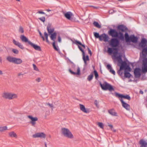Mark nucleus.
I'll return each mask as SVG.
<instances>
[{"label": "nucleus", "instance_id": "obj_1", "mask_svg": "<svg viewBox=\"0 0 147 147\" xmlns=\"http://www.w3.org/2000/svg\"><path fill=\"white\" fill-rule=\"evenodd\" d=\"M108 33L113 37H118L121 40H123L124 39V37L122 32H118L115 29H111L109 31Z\"/></svg>", "mask_w": 147, "mask_h": 147}, {"label": "nucleus", "instance_id": "obj_2", "mask_svg": "<svg viewBox=\"0 0 147 147\" xmlns=\"http://www.w3.org/2000/svg\"><path fill=\"white\" fill-rule=\"evenodd\" d=\"M2 97L5 99L11 100L18 98V94L9 92H4L2 94Z\"/></svg>", "mask_w": 147, "mask_h": 147}, {"label": "nucleus", "instance_id": "obj_3", "mask_svg": "<svg viewBox=\"0 0 147 147\" xmlns=\"http://www.w3.org/2000/svg\"><path fill=\"white\" fill-rule=\"evenodd\" d=\"M62 134L65 137L73 139L74 136L69 129L66 128H62L61 129Z\"/></svg>", "mask_w": 147, "mask_h": 147}, {"label": "nucleus", "instance_id": "obj_4", "mask_svg": "<svg viewBox=\"0 0 147 147\" xmlns=\"http://www.w3.org/2000/svg\"><path fill=\"white\" fill-rule=\"evenodd\" d=\"M125 37L126 42L131 41L133 43H136L138 41V38L135 36L134 35H132L129 36V35L127 32L125 33Z\"/></svg>", "mask_w": 147, "mask_h": 147}, {"label": "nucleus", "instance_id": "obj_5", "mask_svg": "<svg viewBox=\"0 0 147 147\" xmlns=\"http://www.w3.org/2000/svg\"><path fill=\"white\" fill-rule=\"evenodd\" d=\"M6 59L10 62L13 63L17 64H21L23 62L22 59L20 58H17L10 56H7L6 58Z\"/></svg>", "mask_w": 147, "mask_h": 147}, {"label": "nucleus", "instance_id": "obj_6", "mask_svg": "<svg viewBox=\"0 0 147 147\" xmlns=\"http://www.w3.org/2000/svg\"><path fill=\"white\" fill-rule=\"evenodd\" d=\"M100 85L102 89L103 90H109L110 92L114 90L112 86L107 82H105L102 84L100 83Z\"/></svg>", "mask_w": 147, "mask_h": 147}, {"label": "nucleus", "instance_id": "obj_7", "mask_svg": "<svg viewBox=\"0 0 147 147\" xmlns=\"http://www.w3.org/2000/svg\"><path fill=\"white\" fill-rule=\"evenodd\" d=\"M121 57L122 55H120L116 57V59L117 60L119 63L121 64L120 67V70H122L125 68L127 65L126 62L122 61Z\"/></svg>", "mask_w": 147, "mask_h": 147}, {"label": "nucleus", "instance_id": "obj_8", "mask_svg": "<svg viewBox=\"0 0 147 147\" xmlns=\"http://www.w3.org/2000/svg\"><path fill=\"white\" fill-rule=\"evenodd\" d=\"M108 42L110 45L112 47H117L119 44V41L116 38H112L111 40Z\"/></svg>", "mask_w": 147, "mask_h": 147}, {"label": "nucleus", "instance_id": "obj_9", "mask_svg": "<svg viewBox=\"0 0 147 147\" xmlns=\"http://www.w3.org/2000/svg\"><path fill=\"white\" fill-rule=\"evenodd\" d=\"M142 71L143 73L147 72V58H145L142 60Z\"/></svg>", "mask_w": 147, "mask_h": 147}, {"label": "nucleus", "instance_id": "obj_10", "mask_svg": "<svg viewBox=\"0 0 147 147\" xmlns=\"http://www.w3.org/2000/svg\"><path fill=\"white\" fill-rule=\"evenodd\" d=\"M28 118L30 119V123L31 124L32 126L35 127L36 124V121L38 120V118L36 117H33L32 115H28Z\"/></svg>", "mask_w": 147, "mask_h": 147}, {"label": "nucleus", "instance_id": "obj_11", "mask_svg": "<svg viewBox=\"0 0 147 147\" xmlns=\"http://www.w3.org/2000/svg\"><path fill=\"white\" fill-rule=\"evenodd\" d=\"M32 136L34 138H40L45 139L46 138V135L43 132H39L33 135Z\"/></svg>", "mask_w": 147, "mask_h": 147}, {"label": "nucleus", "instance_id": "obj_12", "mask_svg": "<svg viewBox=\"0 0 147 147\" xmlns=\"http://www.w3.org/2000/svg\"><path fill=\"white\" fill-rule=\"evenodd\" d=\"M108 52L110 54H112L113 53L114 54V57H115L117 56V54L118 53L117 49L116 48H108L107 50Z\"/></svg>", "mask_w": 147, "mask_h": 147}, {"label": "nucleus", "instance_id": "obj_13", "mask_svg": "<svg viewBox=\"0 0 147 147\" xmlns=\"http://www.w3.org/2000/svg\"><path fill=\"white\" fill-rule=\"evenodd\" d=\"M109 38L108 35L105 33H103L100 35L99 40L100 41H103L105 42H109Z\"/></svg>", "mask_w": 147, "mask_h": 147}, {"label": "nucleus", "instance_id": "obj_14", "mask_svg": "<svg viewBox=\"0 0 147 147\" xmlns=\"http://www.w3.org/2000/svg\"><path fill=\"white\" fill-rule=\"evenodd\" d=\"M115 95L116 97L121 98H123L128 100H130L131 98L130 96L128 95H123L122 94H119L117 92H115Z\"/></svg>", "mask_w": 147, "mask_h": 147}, {"label": "nucleus", "instance_id": "obj_15", "mask_svg": "<svg viewBox=\"0 0 147 147\" xmlns=\"http://www.w3.org/2000/svg\"><path fill=\"white\" fill-rule=\"evenodd\" d=\"M141 70L139 68H136L134 70L135 77L136 78H139L141 76Z\"/></svg>", "mask_w": 147, "mask_h": 147}, {"label": "nucleus", "instance_id": "obj_16", "mask_svg": "<svg viewBox=\"0 0 147 147\" xmlns=\"http://www.w3.org/2000/svg\"><path fill=\"white\" fill-rule=\"evenodd\" d=\"M121 102L123 107L127 110L130 109V106L129 105L125 103L122 99H120Z\"/></svg>", "mask_w": 147, "mask_h": 147}, {"label": "nucleus", "instance_id": "obj_17", "mask_svg": "<svg viewBox=\"0 0 147 147\" xmlns=\"http://www.w3.org/2000/svg\"><path fill=\"white\" fill-rule=\"evenodd\" d=\"M29 44L35 50L37 51H41V49L40 46L34 44L31 42H29Z\"/></svg>", "mask_w": 147, "mask_h": 147}, {"label": "nucleus", "instance_id": "obj_18", "mask_svg": "<svg viewBox=\"0 0 147 147\" xmlns=\"http://www.w3.org/2000/svg\"><path fill=\"white\" fill-rule=\"evenodd\" d=\"M79 105L81 110L83 112L86 113H88L90 112L89 110L86 109L84 105L80 104Z\"/></svg>", "mask_w": 147, "mask_h": 147}, {"label": "nucleus", "instance_id": "obj_19", "mask_svg": "<svg viewBox=\"0 0 147 147\" xmlns=\"http://www.w3.org/2000/svg\"><path fill=\"white\" fill-rule=\"evenodd\" d=\"M13 43L16 45L20 49H23L24 48L23 45L19 42L16 40L15 39L13 40Z\"/></svg>", "mask_w": 147, "mask_h": 147}, {"label": "nucleus", "instance_id": "obj_20", "mask_svg": "<svg viewBox=\"0 0 147 147\" xmlns=\"http://www.w3.org/2000/svg\"><path fill=\"white\" fill-rule=\"evenodd\" d=\"M147 43V40L145 38H142L141 42L139 44L140 46L142 48L145 47L146 44Z\"/></svg>", "mask_w": 147, "mask_h": 147}, {"label": "nucleus", "instance_id": "obj_21", "mask_svg": "<svg viewBox=\"0 0 147 147\" xmlns=\"http://www.w3.org/2000/svg\"><path fill=\"white\" fill-rule=\"evenodd\" d=\"M142 55L143 59L145 58H147L146 57L147 55V47H145L142 48Z\"/></svg>", "mask_w": 147, "mask_h": 147}, {"label": "nucleus", "instance_id": "obj_22", "mask_svg": "<svg viewBox=\"0 0 147 147\" xmlns=\"http://www.w3.org/2000/svg\"><path fill=\"white\" fill-rule=\"evenodd\" d=\"M9 136L11 138H16L18 136L17 134L14 131H11L8 133Z\"/></svg>", "mask_w": 147, "mask_h": 147}, {"label": "nucleus", "instance_id": "obj_23", "mask_svg": "<svg viewBox=\"0 0 147 147\" xmlns=\"http://www.w3.org/2000/svg\"><path fill=\"white\" fill-rule=\"evenodd\" d=\"M76 69H77V72H75L72 71L70 69H69V72L71 73V74L73 75H79L80 74V69L79 67H76Z\"/></svg>", "mask_w": 147, "mask_h": 147}, {"label": "nucleus", "instance_id": "obj_24", "mask_svg": "<svg viewBox=\"0 0 147 147\" xmlns=\"http://www.w3.org/2000/svg\"><path fill=\"white\" fill-rule=\"evenodd\" d=\"M47 30L48 31L49 34H51L53 32L54 29L49 24L47 26Z\"/></svg>", "mask_w": 147, "mask_h": 147}, {"label": "nucleus", "instance_id": "obj_25", "mask_svg": "<svg viewBox=\"0 0 147 147\" xmlns=\"http://www.w3.org/2000/svg\"><path fill=\"white\" fill-rule=\"evenodd\" d=\"M82 59L84 63V66H86L87 65V61L89 60L88 56V55H86V57H85V54H84V55H83Z\"/></svg>", "mask_w": 147, "mask_h": 147}, {"label": "nucleus", "instance_id": "obj_26", "mask_svg": "<svg viewBox=\"0 0 147 147\" xmlns=\"http://www.w3.org/2000/svg\"><path fill=\"white\" fill-rule=\"evenodd\" d=\"M21 40L24 42H28L29 44V42H30L28 40V38L24 35H21L20 37Z\"/></svg>", "mask_w": 147, "mask_h": 147}, {"label": "nucleus", "instance_id": "obj_27", "mask_svg": "<svg viewBox=\"0 0 147 147\" xmlns=\"http://www.w3.org/2000/svg\"><path fill=\"white\" fill-rule=\"evenodd\" d=\"M64 16L67 19L70 20L71 18L73 16V14L70 12H67L64 14Z\"/></svg>", "mask_w": 147, "mask_h": 147}, {"label": "nucleus", "instance_id": "obj_28", "mask_svg": "<svg viewBox=\"0 0 147 147\" xmlns=\"http://www.w3.org/2000/svg\"><path fill=\"white\" fill-rule=\"evenodd\" d=\"M117 28L118 30L122 32H123L126 31L127 30L126 28L123 25H120L118 26Z\"/></svg>", "mask_w": 147, "mask_h": 147}, {"label": "nucleus", "instance_id": "obj_29", "mask_svg": "<svg viewBox=\"0 0 147 147\" xmlns=\"http://www.w3.org/2000/svg\"><path fill=\"white\" fill-rule=\"evenodd\" d=\"M140 143L141 145L140 147H146L147 146V141L141 140L140 141Z\"/></svg>", "mask_w": 147, "mask_h": 147}, {"label": "nucleus", "instance_id": "obj_30", "mask_svg": "<svg viewBox=\"0 0 147 147\" xmlns=\"http://www.w3.org/2000/svg\"><path fill=\"white\" fill-rule=\"evenodd\" d=\"M107 67L108 69L109 70L110 72L113 74V75L115 74V71L112 69V67H111V66L109 65L108 64L107 65Z\"/></svg>", "mask_w": 147, "mask_h": 147}, {"label": "nucleus", "instance_id": "obj_31", "mask_svg": "<svg viewBox=\"0 0 147 147\" xmlns=\"http://www.w3.org/2000/svg\"><path fill=\"white\" fill-rule=\"evenodd\" d=\"M109 113L111 115L113 116H117V113L113 109H111L109 110L108 111Z\"/></svg>", "mask_w": 147, "mask_h": 147}, {"label": "nucleus", "instance_id": "obj_32", "mask_svg": "<svg viewBox=\"0 0 147 147\" xmlns=\"http://www.w3.org/2000/svg\"><path fill=\"white\" fill-rule=\"evenodd\" d=\"M51 34L50 36V38L51 40H53L54 42H55V39L56 38L57 35V33L56 32H54L53 33H52Z\"/></svg>", "mask_w": 147, "mask_h": 147}, {"label": "nucleus", "instance_id": "obj_33", "mask_svg": "<svg viewBox=\"0 0 147 147\" xmlns=\"http://www.w3.org/2000/svg\"><path fill=\"white\" fill-rule=\"evenodd\" d=\"M7 130V127L6 126H4L3 127L0 126V132H4Z\"/></svg>", "mask_w": 147, "mask_h": 147}, {"label": "nucleus", "instance_id": "obj_34", "mask_svg": "<svg viewBox=\"0 0 147 147\" xmlns=\"http://www.w3.org/2000/svg\"><path fill=\"white\" fill-rule=\"evenodd\" d=\"M124 76L125 78H129L131 76V75L129 73L127 72L126 70H125Z\"/></svg>", "mask_w": 147, "mask_h": 147}, {"label": "nucleus", "instance_id": "obj_35", "mask_svg": "<svg viewBox=\"0 0 147 147\" xmlns=\"http://www.w3.org/2000/svg\"><path fill=\"white\" fill-rule=\"evenodd\" d=\"M94 25L96 27L100 28H101V26L97 22H94L93 23Z\"/></svg>", "mask_w": 147, "mask_h": 147}, {"label": "nucleus", "instance_id": "obj_36", "mask_svg": "<svg viewBox=\"0 0 147 147\" xmlns=\"http://www.w3.org/2000/svg\"><path fill=\"white\" fill-rule=\"evenodd\" d=\"M93 74H91L90 75L88 76L87 80L89 81H90L93 78Z\"/></svg>", "mask_w": 147, "mask_h": 147}, {"label": "nucleus", "instance_id": "obj_37", "mask_svg": "<svg viewBox=\"0 0 147 147\" xmlns=\"http://www.w3.org/2000/svg\"><path fill=\"white\" fill-rule=\"evenodd\" d=\"M94 35L95 37L96 38H98L99 39V38L100 37V35H99V34L98 33L94 32Z\"/></svg>", "mask_w": 147, "mask_h": 147}, {"label": "nucleus", "instance_id": "obj_38", "mask_svg": "<svg viewBox=\"0 0 147 147\" xmlns=\"http://www.w3.org/2000/svg\"><path fill=\"white\" fill-rule=\"evenodd\" d=\"M53 46L54 49L57 51H58L59 50V49L58 48V46L56 47L55 46V42H54L53 43Z\"/></svg>", "mask_w": 147, "mask_h": 147}, {"label": "nucleus", "instance_id": "obj_39", "mask_svg": "<svg viewBox=\"0 0 147 147\" xmlns=\"http://www.w3.org/2000/svg\"><path fill=\"white\" fill-rule=\"evenodd\" d=\"M32 65L34 70L38 71H39V69L35 64H33Z\"/></svg>", "mask_w": 147, "mask_h": 147}, {"label": "nucleus", "instance_id": "obj_40", "mask_svg": "<svg viewBox=\"0 0 147 147\" xmlns=\"http://www.w3.org/2000/svg\"><path fill=\"white\" fill-rule=\"evenodd\" d=\"M98 125L99 127L102 129L103 128L104 125L101 122H98Z\"/></svg>", "mask_w": 147, "mask_h": 147}, {"label": "nucleus", "instance_id": "obj_41", "mask_svg": "<svg viewBox=\"0 0 147 147\" xmlns=\"http://www.w3.org/2000/svg\"><path fill=\"white\" fill-rule=\"evenodd\" d=\"M45 36L46 38V41L47 42H49V40H48V34L46 32H45L44 33Z\"/></svg>", "mask_w": 147, "mask_h": 147}, {"label": "nucleus", "instance_id": "obj_42", "mask_svg": "<svg viewBox=\"0 0 147 147\" xmlns=\"http://www.w3.org/2000/svg\"><path fill=\"white\" fill-rule=\"evenodd\" d=\"M19 32L21 33H23L24 32V30L23 28L21 26H20L19 29Z\"/></svg>", "mask_w": 147, "mask_h": 147}, {"label": "nucleus", "instance_id": "obj_43", "mask_svg": "<svg viewBox=\"0 0 147 147\" xmlns=\"http://www.w3.org/2000/svg\"><path fill=\"white\" fill-rule=\"evenodd\" d=\"M12 51L14 53L16 54H18L19 53V51L16 49H13Z\"/></svg>", "mask_w": 147, "mask_h": 147}, {"label": "nucleus", "instance_id": "obj_44", "mask_svg": "<svg viewBox=\"0 0 147 147\" xmlns=\"http://www.w3.org/2000/svg\"><path fill=\"white\" fill-rule=\"evenodd\" d=\"M108 126L110 128H111V130L114 131V132H116V130L114 129L113 128V125H111V124H108Z\"/></svg>", "mask_w": 147, "mask_h": 147}, {"label": "nucleus", "instance_id": "obj_45", "mask_svg": "<svg viewBox=\"0 0 147 147\" xmlns=\"http://www.w3.org/2000/svg\"><path fill=\"white\" fill-rule=\"evenodd\" d=\"M94 73L95 75V77L96 79H97L98 78V73L97 71L96 70H94Z\"/></svg>", "mask_w": 147, "mask_h": 147}, {"label": "nucleus", "instance_id": "obj_46", "mask_svg": "<svg viewBox=\"0 0 147 147\" xmlns=\"http://www.w3.org/2000/svg\"><path fill=\"white\" fill-rule=\"evenodd\" d=\"M38 19L43 22H44L45 21V18L44 17H42V18H39Z\"/></svg>", "mask_w": 147, "mask_h": 147}, {"label": "nucleus", "instance_id": "obj_47", "mask_svg": "<svg viewBox=\"0 0 147 147\" xmlns=\"http://www.w3.org/2000/svg\"><path fill=\"white\" fill-rule=\"evenodd\" d=\"M94 104L97 107H98V102L96 100L94 101Z\"/></svg>", "mask_w": 147, "mask_h": 147}, {"label": "nucleus", "instance_id": "obj_48", "mask_svg": "<svg viewBox=\"0 0 147 147\" xmlns=\"http://www.w3.org/2000/svg\"><path fill=\"white\" fill-rule=\"evenodd\" d=\"M41 37L43 39V40H45V39L43 36H42V34L41 33V32H40V31L39 30L38 31Z\"/></svg>", "mask_w": 147, "mask_h": 147}, {"label": "nucleus", "instance_id": "obj_49", "mask_svg": "<svg viewBox=\"0 0 147 147\" xmlns=\"http://www.w3.org/2000/svg\"><path fill=\"white\" fill-rule=\"evenodd\" d=\"M125 68V70L126 71V70H127L128 71H130V68L128 66H126Z\"/></svg>", "mask_w": 147, "mask_h": 147}, {"label": "nucleus", "instance_id": "obj_50", "mask_svg": "<svg viewBox=\"0 0 147 147\" xmlns=\"http://www.w3.org/2000/svg\"><path fill=\"white\" fill-rule=\"evenodd\" d=\"M75 43L76 44H78L80 45H82V44L79 41H78L77 40H76L75 41Z\"/></svg>", "mask_w": 147, "mask_h": 147}, {"label": "nucleus", "instance_id": "obj_51", "mask_svg": "<svg viewBox=\"0 0 147 147\" xmlns=\"http://www.w3.org/2000/svg\"><path fill=\"white\" fill-rule=\"evenodd\" d=\"M78 47L80 50L82 52L83 55H84V52L82 49L79 46H78Z\"/></svg>", "mask_w": 147, "mask_h": 147}, {"label": "nucleus", "instance_id": "obj_52", "mask_svg": "<svg viewBox=\"0 0 147 147\" xmlns=\"http://www.w3.org/2000/svg\"><path fill=\"white\" fill-rule=\"evenodd\" d=\"M35 80L36 82H39L41 80V78H38L36 79Z\"/></svg>", "mask_w": 147, "mask_h": 147}, {"label": "nucleus", "instance_id": "obj_53", "mask_svg": "<svg viewBox=\"0 0 147 147\" xmlns=\"http://www.w3.org/2000/svg\"><path fill=\"white\" fill-rule=\"evenodd\" d=\"M37 13H39V14H45V13L41 11H38Z\"/></svg>", "mask_w": 147, "mask_h": 147}, {"label": "nucleus", "instance_id": "obj_54", "mask_svg": "<svg viewBox=\"0 0 147 147\" xmlns=\"http://www.w3.org/2000/svg\"><path fill=\"white\" fill-rule=\"evenodd\" d=\"M61 38L59 36L58 37V42H61Z\"/></svg>", "mask_w": 147, "mask_h": 147}, {"label": "nucleus", "instance_id": "obj_55", "mask_svg": "<svg viewBox=\"0 0 147 147\" xmlns=\"http://www.w3.org/2000/svg\"><path fill=\"white\" fill-rule=\"evenodd\" d=\"M47 105H49L51 108H52L53 107V105L52 104L48 103L47 104Z\"/></svg>", "mask_w": 147, "mask_h": 147}, {"label": "nucleus", "instance_id": "obj_56", "mask_svg": "<svg viewBox=\"0 0 147 147\" xmlns=\"http://www.w3.org/2000/svg\"><path fill=\"white\" fill-rule=\"evenodd\" d=\"M88 53L89 54H90V55H92V52H91V50H90L89 48H88Z\"/></svg>", "mask_w": 147, "mask_h": 147}, {"label": "nucleus", "instance_id": "obj_57", "mask_svg": "<svg viewBox=\"0 0 147 147\" xmlns=\"http://www.w3.org/2000/svg\"><path fill=\"white\" fill-rule=\"evenodd\" d=\"M114 12V10H111L109 11V12L110 14H112Z\"/></svg>", "mask_w": 147, "mask_h": 147}, {"label": "nucleus", "instance_id": "obj_58", "mask_svg": "<svg viewBox=\"0 0 147 147\" xmlns=\"http://www.w3.org/2000/svg\"><path fill=\"white\" fill-rule=\"evenodd\" d=\"M121 70H120V69H119V71H118V72H117L119 74H120V75H121V74H122V73L121 72Z\"/></svg>", "mask_w": 147, "mask_h": 147}, {"label": "nucleus", "instance_id": "obj_59", "mask_svg": "<svg viewBox=\"0 0 147 147\" xmlns=\"http://www.w3.org/2000/svg\"><path fill=\"white\" fill-rule=\"evenodd\" d=\"M24 74L22 73V72L19 73L18 74V76H20L21 75H24Z\"/></svg>", "mask_w": 147, "mask_h": 147}, {"label": "nucleus", "instance_id": "obj_60", "mask_svg": "<svg viewBox=\"0 0 147 147\" xmlns=\"http://www.w3.org/2000/svg\"><path fill=\"white\" fill-rule=\"evenodd\" d=\"M3 74V71L0 69V75H2Z\"/></svg>", "mask_w": 147, "mask_h": 147}, {"label": "nucleus", "instance_id": "obj_61", "mask_svg": "<svg viewBox=\"0 0 147 147\" xmlns=\"http://www.w3.org/2000/svg\"><path fill=\"white\" fill-rule=\"evenodd\" d=\"M2 59L1 57L0 56V62L1 63H2Z\"/></svg>", "mask_w": 147, "mask_h": 147}, {"label": "nucleus", "instance_id": "obj_62", "mask_svg": "<svg viewBox=\"0 0 147 147\" xmlns=\"http://www.w3.org/2000/svg\"><path fill=\"white\" fill-rule=\"evenodd\" d=\"M90 7H93L94 9H97L98 8V7H94V6H90Z\"/></svg>", "mask_w": 147, "mask_h": 147}, {"label": "nucleus", "instance_id": "obj_63", "mask_svg": "<svg viewBox=\"0 0 147 147\" xmlns=\"http://www.w3.org/2000/svg\"><path fill=\"white\" fill-rule=\"evenodd\" d=\"M140 93L141 94H143V91H142V90H140Z\"/></svg>", "mask_w": 147, "mask_h": 147}, {"label": "nucleus", "instance_id": "obj_64", "mask_svg": "<svg viewBox=\"0 0 147 147\" xmlns=\"http://www.w3.org/2000/svg\"><path fill=\"white\" fill-rule=\"evenodd\" d=\"M80 45L82 46V47H83L84 48H85V46L84 45H82H82Z\"/></svg>", "mask_w": 147, "mask_h": 147}]
</instances>
